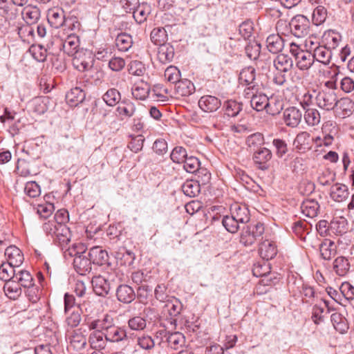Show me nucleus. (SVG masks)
<instances>
[{"instance_id": "33", "label": "nucleus", "mask_w": 354, "mask_h": 354, "mask_svg": "<svg viewBox=\"0 0 354 354\" xmlns=\"http://www.w3.org/2000/svg\"><path fill=\"white\" fill-rule=\"evenodd\" d=\"M333 269L336 274L341 277L345 276L350 269L348 259L343 256L337 257L333 263Z\"/></svg>"}, {"instance_id": "2", "label": "nucleus", "mask_w": 354, "mask_h": 354, "mask_svg": "<svg viewBox=\"0 0 354 354\" xmlns=\"http://www.w3.org/2000/svg\"><path fill=\"white\" fill-rule=\"evenodd\" d=\"M73 55V65L79 71H87L93 67L94 57L91 51L82 49Z\"/></svg>"}, {"instance_id": "16", "label": "nucleus", "mask_w": 354, "mask_h": 354, "mask_svg": "<svg viewBox=\"0 0 354 354\" xmlns=\"http://www.w3.org/2000/svg\"><path fill=\"white\" fill-rule=\"evenodd\" d=\"M273 65L277 72L287 73L293 66V61L288 55H278L273 60Z\"/></svg>"}, {"instance_id": "19", "label": "nucleus", "mask_w": 354, "mask_h": 354, "mask_svg": "<svg viewBox=\"0 0 354 354\" xmlns=\"http://www.w3.org/2000/svg\"><path fill=\"white\" fill-rule=\"evenodd\" d=\"M105 337L108 342L113 343L127 341L128 339L126 330L117 325L110 328L109 330H108Z\"/></svg>"}, {"instance_id": "42", "label": "nucleus", "mask_w": 354, "mask_h": 354, "mask_svg": "<svg viewBox=\"0 0 354 354\" xmlns=\"http://www.w3.org/2000/svg\"><path fill=\"white\" fill-rule=\"evenodd\" d=\"M268 97L263 93L252 94L250 100L251 106L257 111L266 110Z\"/></svg>"}, {"instance_id": "59", "label": "nucleus", "mask_w": 354, "mask_h": 354, "mask_svg": "<svg viewBox=\"0 0 354 354\" xmlns=\"http://www.w3.org/2000/svg\"><path fill=\"white\" fill-rule=\"evenodd\" d=\"M155 298L160 302H167L172 296L167 292V286L165 283L158 284L154 290Z\"/></svg>"}, {"instance_id": "4", "label": "nucleus", "mask_w": 354, "mask_h": 354, "mask_svg": "<svg viewBox=\"0 0 354 354\" xmlns=\"http://www.w3.org/2000/svg\"><path fill=\"white\" fill-rule=\"evenodd\" d=\"M115 319L110 315L106 314L101 319H97L92 321L88 324V328L90 330H97L102 332L105 335L108 333V330L115 326Z\"/></svg>"}, {"instance_id": "47", "label": "nucleus", "mask_w": 354, "mask_h": 354, "mask_svg": "<svg viewBox=\"0 0 354 354\" xmlns=\"http://www.w3.org/2000/svg\"><path fill=\"white\" fill-rule=\"evenodd\" d=\"M243 46V41L241 39H234L230 37L224 44L225 50L230 55H237Z\"/></svg>"}, {"instance_id": "8", "label": "nucleus", "mask_w": 354, "mask_h": 354, "mask_svg": "<svg viewBox=\"0 0 354 354\" xmlns=\"http://www.w3.org/2000/svg\"><path fill=\"white\" fill-rule=\"evenodd\" d=\"M302 113L301 111L295 107H288L283 111V120L285 124L290 127H296L301 120Z\"/></svg>"}, {"instance_id": "43", "label": "nucleus", "mask_w": 354, "mask_h": 354, "mask_svg": "<svg viewBox=\"0 0 354 354\" xmlns=\"http://www.w3.org/2000/svg\"><path fill=\"white\" fill-rule=\"evenodd\" d=\"M79 46V39L74 34H71L63 42L64 50L68 55H74L77 50V48Z\"/></svg>"}, {"instance_id": "18", "label": "nucleus", "mask_w": 354, "mask_h": 354, "mask_svg": "<svg viewBox=\"0 0 354 354\" xmlns=\"http://www.w3.org/2000/svg\"><path fill=\"white\" fill-rule=\"evenodd\" d=\"M71 231L69 228L65 225H59L58 228V233L53 239L54 243L59 246L62 250H64L66 246L71 241Z\"/></svg>"}, {"instance_id": "12", "label": "nucleus", "mask_w": 354, "mask_h": 354, "mask_svg": "<svg viewBox=\"0 0 354 354\" xmlns=\"http://www.w3.org/2000/svg\"><path fill=\"white\" fill-rule=\"evenodd\" d=\"M5 256L7 259L6 263L16 267L20 266L24 260L21 251L15 245L8 247L5 251Z\"/></svg>"}, {"instance_id": "46", "label": "nucleus", "mask_w": 354, "mask_h": 354, "mask_svg": "<svg viewBox=\"0 0 354 354\" xmlns=\"http://www.w3.org/2000/svg\"><path fill=\"white\" fill-rule=\"evenodd\" d=\"M149 86L147 83L141 82L134 85L131 93L136 99L144 100L149 95Z\"/></svg>"}, {"instance_id": "41", "label": "nucleus", "mask_w": 354, "mask_h": 354, "mask_svg": "<svg viewBox=\"0 0 354 354\" xmlns=\"http://www.w3.org/2000/svg\"><path fill=\"white\" fill-rule=\"evenodd\" d=\"M266 111L272 115L279 114L283 108V102L277 97H268Z\"/></svg>"}, {"instance_id": "61", "label": "nucleus", "mask_w": 354, "mask_h": 354, "mask_svg": "<svg viewBox=\"0 0 354 354\" xmlns=\"http://www.w3.org/2000/svg\"><path fill=\"white\" fill-rule=\"evenodd\" d=\"M131 140L128 144V147L131 151L138 153L141 151L143 147L145 138L141 134L136 136H131Z\"/></svg>"}, {"instance_id": "51", "label": "nucleus", "mask_w": 354, "mask_h": 354, "mask_svg": "<svg viewBox=\"0 0 354 354\" xmlns=\"http://www.w3.org/2000/svg\"><path fill=\"white\" fill-rule=\"evenodd\" d=\"M225 113L230 117L236 116L243 109V104L235 100H227L224 104Z\"/></svg>"}, {"instance_id": "3", "label": "nucleus", "mask_w": 354, "mask_h": 354, "mask_svg": "<svg viewBox=\"0 0 354 354\" xmlns=\"http://www.w3.org/2000/svg\"><path fill=\"white\" fill-rule=\"evenodd\" d=\"M290 30L297 37H304L310 32V21L304 15H297L290 23Z\"/></svg>"}, {"instance_id": "40", "label": "nucleus", "mask_w": 354, "mask_h": 354, "mask_svg": "<svg viewBox=\"0 0 354 354\" xmlns=\"http://www.w3.org/2000/svg\"><path fill=\"white\" fill-rule=\"evenodd\" d=\"M183 193L190 198L197 196L201 192V185L194 180H186L182 185Z\"/></svg>"}, {"instance_id": "27", "label": "nucleus", "mask_w": 354, "mask_h": 354, "mask_svg": "<svg viewBox=\"0 0 354 354\" xmlns=\"http://www.w3.org/2000/svg\"><path fill=\"white\" fill-rule=\"evenodd\" d=\"M86 97L84 91L80 87H75L71 88L66 95V99L72 106H76L82 103Z\"/></svg>"}, {"instance_id": "36", "label": "nucleus", "mask_w": 354, "mask_h": 354, "mask_svg": "<svg viewBox=\"0 0 354 354\" xmlns=\"http://www.w3.org/2000/svg\"><path fill=\"white\" fill-rule=\"evenodd\" d=\"M135 111V104L129 100L122 102L116 108V112L120 117L121 120H124L125 118L131 117L134 114Z\"/></svg>"}, {"instance_id": "11", "label": "nucleus", "mask_w": 354, "mask_h": 354, "mask_svg": "<svg viewBox=\"0 0 354 354\" xmlns=\"http://www.w3.org/2000/svg\"><path fill=\"white\" fill-rule=\"evenodd\" d=\"M91 283L95 293L101 297L106 296L110 291V283L101 275L92 278Z\"/></svg>"}, {"instance_id": "30", "label": "nucleus", "mask_w": 354, "mask_h": 354, "mask_svg": "<svg viewBox=\"0 0 354 354\" xmlns=\"http://www.w3.org/2000/svg\"><path fill=\"white\" fill-rule=\"evenodd\" d=\"M319 209L318 202L314 199H306L303 201L301 205V210L302 214L306 217H315Z\"/></svg>"}, {"instance_id": "29", "label": "nucleus", "mask_w": 354, "mask_h": 354, "mask_svg": "<svg viewBox=\"0 0 354 354\" xmlns=\"http://www.w3.org/2000/svg\"><path fill=\"white\" fill-rule=\"evenodd\" d=\"M256 70L252 66L243 68L239 74V82L243 86L256 84Z\"/></svg>"}, {"instance_id": "48", "label": "nucleus", "mask_w": 354, "mask_h": 354, "mask_svg": "<svg viewBox=\"0 0 354 354\" xmlns=\"http://www.w3.org/2000/svg\"><path fill=\"white\" fill-rule=\"evenodd\" d=\"M16 266L10 265L9 263H2L0 266V279L8 281L14 279L16 275Z\"/></svg>"}, {"instance_id": "53", "label": "nucleus", "mask_w": 354, "mask_h": 354, "mask_svg": "<svg viewBox=\"0 0 354 354\" xmlns=\"http://www.w3.org/2000/svg\"><path fill=\"white\" fill-rule=\"evenodd\" d=\"M222 224L229 232L236 233L239 229L240 223L231 214L223 216Z\"/></svg>"}, {"instance_id": "15", "label": "nucleus", "mask_w": 354, "mask_h": 354, "mask_svg": "<svg viewBox=\"0 0 354 354\" xmlns=\"http://www.w3.org/2000/svg\"><path fill=\"white\" fill-rule=\"evenodd\" d=\"M108 340L106 339L105 335L102 334L99 330H94L91 333L88 337V343L93 349L97 350L96 351H101L104 349L106 346Z\"/></svg>"}, {"instance_id": "39", "label": "nucleus", "mask_w": 354, "mask_h": 354, "mask_svg": "<svg viewBox=\"0 0 354 354\" xmlns=\"http://www.w3.org/2000/svg\"><path fill=\"white\" fill-rule=\"evenodd\" d=\"M115 45L120 51L126 52L133 45L132 37L125 32L120 33L116 37Z\"/></svg>"}, {"instance_id": "6", "label": "nucleus", "mask_w": 354, "mask_h": 354, "mask_svg": "<svg viewBox=\"0 0 354 354\" xmlns=\"http://www.w3.org/2000/svg\"><path fill=\"white\" fill-rule=\"evenodd\" d=\"M47 19L50 26L55 28L64 26L67 18L64 11L59 8H53L48 11Z\"/></svg>"}, {"instance_id": "37", "label": "nucleus", "mask_w": 354, "mask_h": 354, "mask_svg": "<svg viewBox=\"0 0 354 354\" xmlns=\"http://www.w3.org/2000/svg\"><path fill=\"white\" fill-rule=\"evenodd\" d=\"M151 41L158 46L163 45L167 44V32L165 28L157 27L154 28L150 35Z\"/></svg>"}, {"instance_id": "64", "label": "nucleus", "mask_w": 354, "mask_h": 354, "mask_svg": "<svg viewBox=\"0 0 354 354\" xmlns=\"http://www.w3.org/2000/svg\"><path fill=\"white\" fill-rule=\"evenodd\" d=\"M145 65L138 60H133L129 64V73L133 75L141 76L145 72Z\"/></svg>"}, {"instance_id": "26", "label": "nucleus", "mask_w": 354, "mask_h": 354, "mask_svg": "<svg viewBox=\"0 0 354 354\" xmlns=\"http://www.w3.org/2000/svg\"><path fill=\"white\" fill-rule=\"evenodd\" d=\"M231 214L240 223H246L250 221V212L248 208L245 205L235 204L231 207Z\"/></svg>"}, {"instance_id": "20", "label": "nucleus", "mask_w": 354, "mask_h": 354, "mask_svg": "<svg viewBox=\"0 0 354 354\" xmlns=\"http://www.w3.org/2000/svg\"><path fill=\"white\" fill-rule=\"evenodd\" d=\"M320 255L324 260H330L337 254V246L330 239L324 240L319 246Z\"/></svg>"}, {"instance_id": "10", "label": "nucleus", "mask_w": 354, "mask_h": 354, "mask_svg": "<svg viewBox=\"0 0 354 354\" xmlns=\"http://www.w3.org/2000/svg\"><path fill=\"white\" fill-rule=\"evenodd\" d=\"M272 153L266 147H259L254 151L253 160L258 168L262 170L268 169L267 162L271 159Z\"/></svg>"}, {"instance_id": "24", "label": "nucleus", "mask_w": 354, "mask_h": 354, "mask_svg": "<svg viewBox=\"0 0 354 354\" xmlns=\"http://www.w3.org/2000/svg\"><path fill=\"white\" fill-rule=\"evenodd\" d=\"M266 46L270 53H278L283 50L284 41L279 35L272 34L267 37Z\"/></svg>"}, {"instance_id": "7", "label": "nucleus", "mask_w": 354, "mask_h": 354, "mask_svg": "<svg viewBox=\"0 0 354 354\" xmlns=\"http://www.w3.org/2000/svg\"><path fill=\"white\" fill-rule=\"evenodd\" d=\"M124 10L126 12H132L133 18L138 24L144 22L151 11L150 6L147 3L140 4L136 8L124 6Z\"/></svg>"}, {"instance_id": "62", "label": "nucleus", "mask_w": 354, "mask_h": 354, "mask_svg": "<svg viewBox=\"0 0 354 354\" xmlns=\"http://www.w3.org/2000/svg\"><path fill=\"white\" fill-rule=\"evenodd\" d=\"M24 192L30 198H36L41 194L40 187L35 181L28 182L25 185Z\"/></svg>"}, {"instance_id": "23", "label": "nucleus", "mask_w": 354, "mask_h": 354, "mask_svg": "<svg viewBox=\"0 0 354 354\" xmlns=\"http://www.w3.org/2000/svg\"><path fill=\"white\" fill-rule=\"evenodd\" d=\"M296 66L301 71L308 70L315 62L313 53L308 50H304L300 53L296 58Z\"/></svg>"}, {"instance_id": "56", "label": "nucleus", "mask_w": 354, "mask_h": 354, "mask_svg": "<svg viewBox=\"0 0 354 354\" xmlns=\"http://www.w3.org/2000/svg\"><path fill=\"white\" fill-rule=\"evenodd\" d=\"M337 106L342 111V117L344 118L352 113L354 102L349 98H342L338 100Z\"/></svg>"}, {"instance_id": "22", "label": "nucleus", "mask_w": 354, "mask_h": 354, "mask_svg": "<svg viewBox=\"0 0 354 354\" xmlns=\"http://www.w3.org/2000/svg\"><path fill=\"white\" fill-rule=\"evenodd\" d=\"M349 192L346 185L336 183L331 186L330 190V198L336 202H342L348 196Z\"/></svg>"}, {"instance_id": "31", "label": "nucleus", "mask_w": 354, "mask_h": 354, "mask_svg": "<svg viewBox=\"0 0 354 354\" xmlns=\"http://www.w3.org/2000/svg\"><path fill=\"white\" fill-rule=\"evenodd\" d=\"M312 140L309 133L301 131L297 135L293 144L297 149L306 151L310 149Z\"/></svg>"}, {"instance_id": "58", "label": "nucleus", "mask_w": 354, "mask_h": 354, "mask_svg": "<svg viewBox=\"0 0 354 354\" xmlns=\"http://www.w3.org/2000/svg\"><path fill=\"white\" fill-rule=\"evenodd\" d=\"M263 136L260 133H256L250 135L246 140V144L248 147L253 151L259 149V147L263 144Z\"/></svg>"}, {"instance_id": "34", "label": "nucleus", "mask_w": 354, "mask_h": 354, "mask_svg": "<svg viewBox=\"0 0 354 354\" xmlns=\"http://www.w3.org/2000/svg\"><path fill=\"white\" fill-rule=\"evenodd\" d=\"M71 346L76 351H80L86 345V338L79 330H73L68 336Z\"/></svg>"}, {"instance_id": "57", "label": "nucleus", "mask_w": 354, "mask_h": 354, "mask_svg": "<svg viewBox=\"0 0 354 354\" xmlns=\"http://www.w3.org/2000/svg\"><path fill=\"white\" fill-rule=\"evenodd\" d=\"M128 326L132 330H143L147 326V321L141 316H134L128 320Z\"/></svg>"}, {"instance_id": "5", "label": "nucleus", "mask_w": 354, "mask_h": 354, "mask_svg": "<svg viewBox=\"0 0 354 354\" xmlns=\"http://www.w3.org/2000/svg\"><path fill=\"white\" fill-rule=\"evenodd\" d=\"M221 104V100L219 98L210 95H203L198 100L199 107L207 113L217 111Z\"/></svg>"}, {"instance_id": "32", "label": "nucleus", "mask_w": 354, "mask_h": 354, "mask_svg": "<svg viewBox=\"0 0 354 354\" xmlns=\"http://www.w3.org/2000/svg\"><path fill=\"white\" fill-rule=\"evenodd\" d=\"M23 19L28 24L36 23L40 17V10L37 6L28 5L21 12Z\"/></svg>"}, {"instance_id": "38", "label": "nucleus", "mask_w": 354, "mask_h": 354, "mask_svg": "<svg viewBox=\"0 0 354 354\" xmlns=\"http://www.w3.org/2000/svg\"><path fill=\"white\" fill-rule=\"evenodd\" d=\"M3 290L6 295L12 299H16L21 293L20 285L14 279L6 281Z\"/></svg>"}, {"instance_id": "60", "label": "nucleus", "mask_w": 354, "mask_h": 354, "mask_svg": "<svg viewBox=\"0 0 354 354\" xmlns=\"http://www.w3.org/2000/svg\"><path fill=\"white\" fill-rule=\"evenodd\" d=\"M185 170L188 173H196L200 168V161L194 156H187L183 163Z\"/></svg>"}, {"instance_id": "49", "label": "nucleus", "mask_w": 354, "mask_h": 354, "mask_svg": "<svg viewBox=\"0 0 354 354\" xmlns=\"http://www.w3.org/2000/svg\"><path fill=\"white\" fill-rule=\"evenodd\" d=\"M187 156L186 149L181 146L175 147L170 153L171 160L176 164H183Z\"/></svg>"}, {"instance_id": "21", "label": "nucleus", "mask_w": 354, "mask_h": 354, "mask_svg": "<svg viewBox=\"0 0 354 354\" xmlns=\"http://www.w3.org/2000/svg\"><path fill=\"white\" fill-rule=\"evenodd\" d=\"M277 250L274 243L269 240H265L261 243L259 248L260 257L266 261L273 259L277 254Z\"/></svg>"}, {"instance_id": "52", "label": "nucleus", "mask_w": 354, "mask_h": 354, "mask_svg": "<svg viewBox=\"0 0 354 354\" xmlns=\"http://www.w3.org/2000/svg\"><path fill=\"white\" fill-rule=\"evenodd\" d=\"M19 284L24 288L31 286L33 284V278L27 270H19L16 272L15 277Z\"/></svg>"}, {"instance_id": "50", "label": "nucleus", "mask_w": 354, "mask_h": 354, "mask_svg": "<svg viewBox=\"0 0 354 354\" xmlns=\"http://www.w3.org/2000/svg\"><path fill=\"white\" fill-rule=\"evenodd\" d=\"M327 10L323 6H317L312 15L313 23L316 26L322 24L327 18Z\"/></svg>"}, {"instance_id": "17", "label": "nucleus", "mask_w": 354, "mask_h": 354, "mask_svg": "<svg viewBox=\"0 0 354 354\" xmlns=\"http://www.w3.org/2000/svg\"><path fill=\"white\" fill-rule=\"evenodd\" d=\"M91 263L89 257L86 258L84 255L76 257L73 259L74 268L81 275H86L91 271Z\"/></svg>"}, {"instance_id": "13", "label": "nucleus", "mask_w": 354, "mask_h": 354, "mask_svg": "<svg viewBox=\"0 0 354 354\" xmlns=\"http://www.w3.org/2000/svg\"><path fill=\"white\" fill-rule=\"evenodd\" d=\"M116 297L123 304H130L136 298L134 290L129 285L121 284L116 289Z\"/></svg>"}, {"instance_id": "14", "label": "nucleus", "mask_w": 354, "mask_h": 354, "mask_svg": "<svg viewBox=\"0 0 354 354\" xmlns=\"http://www.w3.org/2000/svg\"><path fill=\"white\" fill-rule=\"evenodd\" d=\"M165 303V309L167 310V313L170 316V322L171 324H176V319L175 317L180 315L183 308V305L180 300L175 297H171V298Z\"/></svg>"}, {"instance_id": "28", "label": "nucleus", "mask_w": 354, "mask_h": 354, "mask_svg": "<svg viewBox=\"0 0 354 354\" xmlns=\"http://www.w3.org/2000/svg\"><path fill=\"white\" fill-rule=\"evenodd\" d=\"M314 60L319 62L324 65H328L330 62L332 57L331 50L325 46H318L313 50Z\"/></svg>"}, {"instance_id": "63", "label": "nucleus", "mask_w": 354, "mask_h": 354, "mask_svg": "<svg viewBox=\"0 0 354 354\" xmlns=\"http://www.w3.org/2000/svg\"><path fill=\"white\" fill-rule=\"evenodd\" d=\"M30 51L34 59L38 62H44L47 57V50L41 45L31 46Z\"/></svg>"}, {"instance_id": "55", "label": "nucleus", "mask_w": 354, "mask_h": 354, "mask_svg": "<svg viewBox=\"0 0 354 354\" xmlns=\"http://www.w3.org/2000/svg\"><path fill=\"white\" fill-rule=\"evenodd\" d=\"M330 229L337 234H342L347 231V221L340 217L331 221Z\"/></svg>"}, {"instance_id": "35", "label": "nucleus", "mask_w": 354, "mask_h": 354, "mask_svg": "<svg viewBox=\"0 0 354 354\" xmlns=\"http://www.w3.org/2000/svg\"><path fill=\"white\" fill-rule=\"evenodd\" d=\"M195 91L194 84L187 79L180 80L176 84V91L181 96H189Z\"/></svg>"}, {"instance_id": "9", "label": "nucleus", "mask_w": 354, "mask_h": 354, "mask_svg": "<svg viewBox=\"0 0 354 354\" xmlns=\"http://www.w3.org/2000/svg\"><path fill=\"white\" fill-rule=\"evenodd\" d=\"M88 257L92 263L97 266L108 264V252L100 246L92 247L88 252Z\"/></svg>"}, {"instance_id": "1", "label": "nucleus", "mask_w": 354, "mask_h": 354, "mask_svg": "<svg viewBox=\"0 0 354 354\" xmlns=\"http://www.w3.org/2000/svg\"><path fill=\"white\" fill-rule=\"evenodd\" d=\"M316 104L326 111H331L337 106L338 99L334 91L322 89L315 96Z\"/></svg>"}, {"instance_id": "44", "label": "nucleus", "mask_w": 354, "mask_h": 354, "mask_svg": "<svg viewBox=\"0 0 354 354\" xmlns=\"http://www.w3.org/2000/svg\"><path fill=\"white\" fill-rule=\"evenodd\" d=\"M167 341L171 348L177 350L185 344V338L180 332L168 333Z\"/></svg>"}, {"instance_id": "25", "label": "nucleus", "mask_w": 354, "mask_h": 354, "mask_svg": "<svg viewBox=\"0 0 354 354\" xmlns=\"http://www.w3.org/2000/svg\"><path fill=\"white\" fill-rule=\"evenodd\" d=\"M174 57V48L169 44L160 45L158 48L157 58L158 61L163 64H167L173 60Z\"/></svg>"}, {"instance_id": "54", "label": "nucleus", "mask_w": 354, "mask_h": 354, "mask_svg": "<svg viewBox=\"0 0 354 354\" xmlns=\"http://www.w3.org/2000/svg\"><path fill=\"white\" fill-rule=\"evenodd\" d=\"M120 100V93L115 88L109 89L103 95V100L111 106L115 105Z\"/></svg>"}, {"instance_id": "45", "label": "nucleus", "mask_w": 354, "mask_h": 354, "mask_svg": "<svg viewBox=\"0 0 354 354\" xmlns=\"http://www.w3.org/2000/svg\"><path fill=\"white\" fill-rule=\"evenodd\" d=\"M304 117L306 124L310 127L318 125L321 121L319 111L314 108L306 109Z\"/></svg>"}]
</instances>
